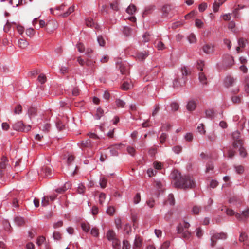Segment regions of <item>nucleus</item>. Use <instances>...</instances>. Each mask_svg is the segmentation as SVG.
<instances>
[{
	"mask_svg": "<svg viewBox=\"0 0 249 249\" xmlns=\"http://www.w3.org/2000/svg\"><path fill=\"white\" fill-rule=\"evenodd\" d=\"M38 80L41 84L45 83L46 81V77L45 74H40L38 77Z\"/></svg>",
	"mask_w": 249,
	"mask_h": 249,
	"instance_id": "nucleus-40",
	"label": "nucleus"
},
{
	"mask_svg": "<svg viewBox=\"0 0 249 249\" xmlns=\"http://www.w3.org/2000/svg\"><path fill=\"white\" fill-rule=\"evenodd\" d=\"M132 30L131 28L128 27H124L123 29L124 35L126 36L130 35Z\"/></svg>",
	"mask_w": 249,
	"mask_h": 249,
	"instance_id": "nucleus-43",
	"label": "nucleus"
},
{
	"mask_svg": "<svg viewBox=\"0 0 249 249\" xmlns=\"http://www.w3.org/2000/svg\"><path fill=\"white\" fill-rule=\"evenodd\" d=\"M132 87V85L128 82H124L122 85L121 88L123 90H127Z\"/></svg>",
	"mask_w": 249,
	"mask_h": 249,
	"instance_id": "nucleus-32",
	"label": "nucleus"
},
{
	"mask_svg": "<svg viewBox=\"0 0 249 249\" xmlns=\"http://www.w3.org/2000/svg\"><path fill=\"white\" fill-rule=\"evenodd\" d=\"M40 174H44L45 177L51 176L52 174V170L50 167L44 166L42 168Z\"/></svg>",
	"mask_w": 249,
	"mask_h": 249,
	"instance_id": "nucleus-14",
	"label": "nucleus"
},
{
	"mask_svg": "<svg viewBox=\"0 0 249 249\" xmlns=\"http://www.w3.org/2000/svg\"><path fill=\"white\" fill-rule=\"evenodd\" d=\"M107 179L105 178H101L100 180V185L101 188H105L107 186Z\"/></svg>",
	"mask_w": 249,
	"mask_h": 249,
	"instance_id": "nucleus-39",
	"label": "nucleus"
},
{
	"mask_svg": "<svg viewBox=\"0 0 249 249\" xmlns=\"http://www.w3.org/2000/svg\"><path fill=\"white\" fill-rule=\"evenodd\" d=\"M45 241V238L44 236H40L37 240V244L38 246H41Z\"/></svg>",
	"mask_w": 249,
	"mask_h": 249,
	"instance_id": "nucleus-59",
	"label": "nucleus"
},
{
	"mask_svg": "<svg viewBox=\"0 0 249 249\" xmlns=\"http://www.w3.org/2000/svg\"><path fill=\"white\" fill-rule=\"evenodd\" d=\"M85 187L82 184H80L77 188V191L79 194H82L85 192Z\"/></svg>",
	"mask_w": 249,
	"mask_h": 249,
	"instance_id": "nucleus-61",
	"label": "nucleus"
},
{
	"mask_svg": "<svg viewBox=\"0 0 249 249\" xmlns=\"http://www.w3.org/2000/svg\"><path fill=\"white\" fill-rule=\"evenodd\" d=\"M189 227V223L185 221H184L182 223H180L177 227L178 233L185 239H190L191 233L188 231Z\"/></svg>",
	"mask_w": 249,
	"mask_h": 249,
	"instance_id": "nucleus-2",
	"label": "nucleus"
},
{
	"mask_svg": "<svg viewBox=\"0 0 249 249\" xmlns=\"http://www.w3.org/2000/svg\"><path fill=\"white\" fill-rule=\"evenodd\" d=\"M162 16L164 17H171L175 14V11L170 5H164L162 8Z\"/></svg>",
	"mask_w": 249,
	"mask_h": 249,
	"instance_id": "nucleus-8",
	"label": "nucleus"
},
{
	"mask_svg": "<svg viewBox=\"0 0 249 249\" xmlns=\"http://www.w3.org/2000/svg\"><path fill=\"white\" fill-rule=\"evenodd\" d=\"M14 221L15 223L18 226H22L25 223L24 219L21 217H15Z\"/></svg>",
	"mask_w": 249,
	"mask_h": 249,
	"instance_id": "nucleus-25",
	"label": "nucleus"
},
{
	"mask_svg": "<svg viewBox=\"0 0 249 249\" xmlns=\"http://www.w3.org/2000/svg\"><path fill=\"white\" fill-rule=\"evenodd\" d=\"M107 237L109 241H112L117 239L116 233L112 230H109L107 233Z\"/></svg>",
	"mask_w": 249,
	"mask_h": 249,
	"instance_id": "nucleus-15",
	"label": "nucleus"
},
{
	"mask_svg": "<svg viewBox=\"0 0 249 249\" xmlns=\"http://www.w3.org/2000/svg\"><path fill=\"white\" fill-rule=\"evenodd\" d=\"M171 107L173 111H177L179 108L178 104L176 102L172 103L171 104Z\"/></svg>",
	"mask_w": 249,
	"mask_h": 249,
	"instance_id": "nucleus-58",
	"label": "nucleus"
},
{
	"mask_svg": "<svg viewBox=\"0 0 249 249\" xmlns=\"http://www.w3.org/2000/svg\"><path fill=\"white\" fill-rule=\"evenodd\" d=\"M248 236L245 232H241L239 238V241L244 242L247 239Z\"/></svg>",
	"mask_w": 249,
	"mask_h": 249,
	"instance_id": "nucleus-46",
	"label": "nucleus"
},
{
	"mask_svg": "<svg viewBox=\"0 0 249 249\" xmlns=\"http://www.w3.org/2000/svg\"><path fill=\"white\" fill-rule=\"evenodd\" d=\"M167 203H169L171 205H173L175 204V199L173 194H169L168 196V198L167 201Z\"/></svg>",
	"mask_w": 249,
	"mask_h": 249,
	"instance_id": "nucleus-45",
	"label": "nucleus"
},
{
	"mask_svg": "<svg viewBox=\"0 0 249 249\" xmlns=\"http://www.w3.org/2000/svg\"><path fill=\"white\" fill-rule=\"evenodd\" d=\"M115 211V209L114 207L112 206H109L107 208L106 212L108 215L112 216L114 214Z\"/></svg>",
	"mask_w": 249,
	"mask_h": 249,
	"instance_id": "nucleus-42",
	"label": "nucleus"
},
{
	"mask_svg": "<svg viewBox=\"0 0 249 249\" xmlns=\"http://www.w3.org/2000/svg\"><path fill=\"white\" fill-rule=\"evenodd\" d=\"M153 166L155 169L160 170L162 168V163L160 162L154 161L153 162Z\"/></svg>",
	"mask_w": 249,
	"mask_h": 249,
	"instance_id": "nucleus-55",
	"label": "nucleus"
},
{
	"mask_svg": "<svg viewBox=\"0 0 249 249\" xmlns=\"http://www.w3.org/2000/svg\"><path fill=\"white\" fill-rule=\"evenodd\" d=\"M86 24L88 27H94L96 29H98L99 26L94 23L93 19L91 18H88L86 20Z\"/></svg>",
	"mask_w": 249,
	"mask_h": 249,
	"instance_id": "nucleus-20",
	"label": "nucleus"
},
{
	"mask_svg": "<svg viewBox=\"0 0 249 249\" xmlns=\"http://www.w3.org/2000/svg\"><path fill=\"white\" fill-rule=\"evenodd\" d=\"M181 75L182 77H185L190 73V71L185 67H183L181 68Z\"/></svg>",
	"mask_w": 249,
	"mask_h": 249,
	"instance_id": "nucleus-27",
	"label": "nucleus"
},
{
	"mask_svg": "<svg viewBox=\"0 0 249 249\" xmlns=\"http://www.w3.org/2000/svg\"><path fill=\"white\" fill-rule=\"evenodd\" d=\"M198 78L200 82L203 85H207V78L205 74L202 72H200L199 73L198 75Z\"/></svg>",
	"mask_w": 249,
	"mask_h": 249,
	"instance_id": "nucleus-22",
	"label": "nucleus"
},
{
	"mask_svg": "<svg viewBox=\"0 0 249 249\" xmlns=\"http://www.w3.org/2000/svg\"><path fill=\"white\" fill-rule=\"evenodd\" d=\"M154 6H149L147 7L143 12V15H146L150 13L151 12V11L154 9Z\"/></svg>",
	"mask_w": 249,
	"mask_h": 249,
	"instance_id": "nucleus-49",
	"label": "nucleus"
},
{
	"mask_svg": "<svg viewBox=\"0 0 249 249\" xmlns=\"http://www.w3.org/2000/svg\"><path fill=\"white\" fill-rule=\"evenodd\" d=\"M26 34L28 36L31 37L34 36L35 34V31L33 28H29L26 30Z\"/></svg>",
	"mask_w": 249,
	"mask_h": 249,
	"instance_id": "nucleus-50",
	"label": "nucleus"
},
{
	"mask_svg": "<svg viewBox=\"0 0 249 249\" xmlns=\"http://www.w3.org/2000/svg\"><path fill=\"white\" fill-rule=\"evenodd\" d=\"M147 55H148V54L146 53V52H142V53H138L137 54L136 57L139 60H142L145 59V58L147 57Z\"/></svg>",
	"mask_w": 249,
	"mask_h": 249,
	"instance_id": "nucleus-28",
	"label": "nucleus"
},
{
	"mask_svg": "<svg viewBox=\"0 0 249 249\" xmlns=\"http://www.w3.org/2000/svg\"><path fill=\"white\" fill-rule=\"evenodd\" d=\"M3 226L4 229L7 231H9L11 228L10 223L7 221H4L3 222Z\"/></svg>",
	"mask_w": 249,
	"mask_h": 249,
	"instance_id": "nucleus-62",
	"label": "nucleus"
},
{
	"mask_svg": "<svg viewBox=\"0 0 249 249\" xmlns=\"http://www.w3.org/2000/svg\"><path fill=\"white\" fill-rule=\"evenodd\" d=\"M126 150L129 154L131 155L132 156H134L135 155L136 153V150L134 148V147L128 146H127Z\"/></svg>",
	"mask_w": 249,
	"mask_h": 249,
	"instance_id": "nucleus-38",
	"label": "nucleus"
},
{
	"mask_svg": "<svg viewBox=\"0 0 249 249\" xmlns=\"http://www.w3.org/2000/svg\"><path fill=\"white\" fill-rule=\"evenodd\" d=\"M201 210V207L198 206H194L193 208L192 211L194 214H197L199 213V212Z\"/></svg>",
	"mask_w": 249,
	"mask_h": 249,
	"instance_id": "nucleus-56",
	"label": "nucleus"
},
{
	"mask_svg": "<svg viewBox=\"0 0 249 249\" xmlns=\"http://www.w3.org/2000/svg\"><path fill=\"white\" fill-rule=\"evenodd\" d=\"M174 185L177 188L183 189L192 188L195 186V182L193 177L190 176H181L178 172L174 173Z\"/></svg>",
	"mask_w": 249,
	"mask_h": 249,
	"instance_id": "nucleus-1",
	"label": "nucleus"
},
{
	"mask_svg": "<svg viewBox=\"0 0 249 249\" xmlns=\"http://www.w3.org/2000/svg\"><path fill=\"white\" fill-rule=\"evenodd\" d=\"M232 102L234 104H239L241 102V97L239 96H235L231 97Z\"/></svg>",
	"mask_w": 249,
	"mask_h": 249,
	"instance_id": "nucleus-35",
	"label": "nucleus"
},
{
	"mask_svg": "<svg viewBox=\"0 0 249 249\" xmlns=\"http://www.w3.org/2000/svg\"><path fill=\"white\" fill-rule=\"evenodd\" d=\"M182 148L180 145H176L172 148V150L177 154H179L182 151Z\"/></svg>",
	"mask_w": 249,
	"mask_h": 249,
	"instance_id": "nucleus-41",
	"label": "nucleus"
},
{
	"mask_svg": "<svg viewBox=\"0 0 249 249\" xmlns=\"http://www.w3.org/2000/svg\"><path fill=\"white\" fill-rule=\"evenodd\" d=\"M74 6H72L69 7L68 10L66 12L63 13L62 14V17L65 18V17H68L70 14L72 13L74 11Z\"/></svg>",
	"mask_w": 249,
	"mask_h": 249,
	"instance_id": "nucleus-26",
	"label": "nucleus"
},
{
	"mask_svg": "<svg viewBox=\"0 0 249 249\" xmlns=\"http://www.w3.org/2000/svg\"><path fill=\"white\" fill-rule=\"evenodd\" d=\"M188 111H191L194 110L196 108V103L194 101H189L186 106Z\"/></svg>",
	"mask_w": 249,
	"mask_h": 249,
	"instance_id": "nucleus-18",
	"label": "nucleus"
},
{
	"mask_svg": "<svg viewBox=\"0 0 249 249\" xmlns=\"http://www.w3.org/2000/svg\"><path fill=\"white\" fill-rule=\"evenodd\" d=\"M206 117L211 119L214 117V111L211 109H207L205 111Z\"/></svg>",
	"mask_w": 249,
	"mask_h": 249,
	"instance_id": "nucleus-23",
	"label": "nucleus"
},
{
	"mask_svg": "<svg viewBox=\"0 0 249 249\" xmlns=\"http://www.w3.org/2000/svg\"><path fill=\"white\" fill-rule=\"evenodd\" d=\"M215 46L212 43H206L202 47V49L204 53L206 54H212L214 52Z\"/></svg>",
	"mask_w": 249,
	"mask_h": 249,
	"instance_id": "nucleus-10",
	"label": "nucleus"
},
{
	"mask_svg": "<svg viewBox=\"0 0 249 249\" xmlns=\"http://www.w3.org/2000/svg\"><path fill=\"white\" fill-rule=\"evenodd\" d=\"M99 203L101 205H103L106 198V195L105 193H102L99 195Z\"/></svg>",
	"mask_w": 249,
	"mask_h": 249,
	"instance_id": "nucleus-52",
	"label": "nucleus"
},
{
	"mask_svg": "<svg viewBox=\"0 0 249 249\" xmlns=\"http://www.w3.org/2000/svg\"><path fill=\"white\" fill-rule=\"evenodd\" d=\"M56 126L59 131H61L65 128V125L60 120L56 122Z\"/></svg>",
	"mask_w": 249,
	"mask_h": 249,
	"instance_id": "nucleus-29",
	"label": "nucleus"
},
{
	"mask_svg": "<svg viewBox=\"0 0 249 249\" xmlns=\"http://www.w3.org/2000/svg\"><path fill=\"white\" fill-rule=\"evenodd\" d=\"M82 230L85 232H88L90 228V225L88 223H82L81 224Z\"/></svg>",
	"mask_w": 249,
	"mask_h": 249,
	"instance_id": "nucleus-33",
	"label": "nucleus"
},
{
	"mask_svg": "<svg viewBox=\"0 0 249 249\" xmlns=\"http://www.w3.org/2000/svg\"><path fill=\"white\" fill-rule=\"evenodd\" d=\"M236 172L238 174H242L244 171V167L242 165H238L235 167Z\"/></svg>",
	"mask_w": 249,
	"mask_h": 249,
	"instance_id": "nucleus-53",
	"label": "nucleus"
},
{
	"mask_svg": "<svg viewBox=\"0 0 249 249\" xmlns=\"http://www.w3.org/2000/svg\"><path fill=\"white\" fill-rule=\"evenodd\" d=\"M50 11L51 13L54 15L62 17V14L63 13H60V11H56V7L54 8H51Z\"/></svg>",
	"mask_w": 249,
	"mask_h": 249,
	"instance_id": "nucleus-47",
	"label": "nucleus"
},
{
	"mask_svg": "<svg viewBox=\"0 0 249 249\" xmlns=\"http://www.w3.org/2000/svg\"><path fill=\"white\" fill-rule=\"evenodd\" d=\"M13 128L19 131L28 132L31 129V126L30 125L25 126L22 121H18L13 124Z\"/></svg>",
	"mask_w": 249,
	"mask_h": 249,
	"instance_id": "nucleus-3",
	"label": "nucleus"
},
{
	"mask_svg": "<svg viewBox=\"0 0 249 249\" xmlns=\"http://www.w3.org/2000/svg\"><path fill=\"white\" fill-rule=\"evenodd\" d=\"M104 111L101 108H98L97 109L96 114V118L97 120H99L101 118V117L103 115Z\"/></svg>",
	"mask_w": 249,
	"mask_h": 249,
	"instance_id": "nucleus-36",
	"label": "nucleus"
},
{
	"mask_svg": "<svg viewBox=\"0 0 249 249\" xmlns=\"http://www.w3.org/2000/svg\"><path fill=\"white\" fill-rule=\"evenodd\" d=\"M235 217L239 221H245L249 217V208H246L244 210L242 211L241 213H236Z\"/></svg>",
	"mask_w": 249,
	"mask_h": 249,
	"instance_id": "nucleus-7",
	"label": "nucleus"
},
{
	"mask_svg": "<svg viewBox=\"0 0 249 249\" xmlns=\"http://www.w3.org/2000/svg\"><path fill=\"white\" fill-rule=\"evenodd\" d=\"M112 245L114 248L117 249H119L120 247V242L118 240V239H115L114 240L112 241Z\"/></svg>",
	"mask_w": 249,
	"mask_h": 249,
	"instance_id": "nucleus-48",
	"label": "nucleus"
},
{
	"mask_svg": "<svg viewBox=\"0 0 249 249\" xmlns=\"http://www.w3.org/2000/svg\"><path fill=\"white\" fill-rule=\"evenodd\" d=\"M8 160L4 156L1 157L0 161V178L3 177L4 175V170L9 165Z\"/></svg>",
	"mask_w": 249,
	"mask_h": 249,
	"instance_id": "nucleus-6",
	"label": "nucleus"
},
{
	"mask_svg": "<svg viewBox=\"0 0 249 249\" xmlns=\"http://www.w3.org/2000/svg\"><path fill=\"white\" fill-rule=\"evenodd\" d=\"M78 50L80 53H83L84 51L85 47L84 45L81 43H79L76 45Z\"/></svg>",
	"mask_w": 249,
	"mask_h": 249,
	"instance_id": "nucleus-64",
	"label": "nucleus"
},
{
	"mask_svg": "<svg viewBox=\"0 0 249 249\" xmlns=\"http://www.w3.org/2000/svg\"><path fill=\"white\" fill-rule=\"evenodd\" d=\"M116 104L118 107H124L125 105V103L120 99L116 100Z\"/></svg>",
	"mask_w": 249,
	"mask_h": 249,
	"instance_id": "nucleus-51",
	"label": "nucleus"
},
{
	"mask_svg": "<svg viewBox=\"0 0 249 249\" xmlns=\"http://www.w3.org/2000/svg\"><path fill=\"white\" fill-rule=\"evenodd\" d=\"M187 81V78L182 77L179 78V77L176 78L173 82V87L174 89H177L185 85Z\"/></svg>",
	"mask_w": 249,
	"mask_h": 249,
	"instance_id": "nucleus-9",
	"label": "nucleus"
},
{
	"mask_svg": "<svg viewBox=\"0 0 249 249\" xmlns=\"http://www.w3.org/2000/svg\"><path fill=\"white\" fill-rule=\"evenodd\" d=\"M97 41L100 46H104L106 43L105 40L102 36H98L97 37Z\"/></svg>",
	"mask_w": 249,
	"mask_h": 249,
	"instance_id": "nucleus-44",
	"label": "nucleus"
},
{
	"mask_svg": "<svg viewBox=\"0 0 249 249\" xmlns=\"http://www.w3.org/2000/svg\"><path fill=\"white\" fill-rule=\"evenodd\" d=\"M232 137L233 140V146L234 148L243 145V141L240 138V133L239 131L236 130L233 132Z\"/></svg>",
	"mask_w": 249,
	"mask_h": 249,
	"instance_id": "nucleus-4",
	"label": "nucleus"
},
{
	"mask_svg": "<svg viewBox=\"0 0 249 249\" xmlns=\"http://www.w3.org/2000/svg\"><path fill=\"white\" fill-rule=\"evenodd\" d=\"M240 147L239 148V153L241 156L243 157H246L247 155V153L246 150L242 147V145L240 146Z\"/></svg>",
	"mask_w": 249,
	"mask_h": 249,
	"instance_id": "nucleus-63",
	"label": "nucleus"
},
{
	"mask_svg": "<svg viewBox=\"0 0 249 249\" xmlns=\"http://www.w3.org/2000/svg\"><path fill=\"white\" fill-rule=\"evenodd\" d=\"M90 233L94 237H97L99 235L98 230L96 228H93L91 230Z\"/></svg>",
	"mask_w": 249,
	"mask_h": 249,
	"instance_id": "nucleus-57",
	"label": "nucleus"
},
{
	"mask_svg": "<svg viewBox=\"0 0 249 249\" xmlns=\"http://www.w3.org/2000/svg\"><path fill=\"white\" fill-rule=\"evenodd\" d=\"M188 40L190 43H194L196 42L197 39L196 36L194 34L191 33L188 36Z\"/></svg>",
	"mask_w": 249,
	"mask_h": 249,
	"instance_id": "nucleus-30",
	"label": "nucleus"
},
{
	"mask_svg": "<svg viewBox=\"0 0 249 249\" xmlns=\"http://www.w3.org/2000/svg\"><path fill=\"white\" fill-rule=\"evenodd\" d=\"M226 0H215L213 4V10L214 12L218 10V8L221 4H222Z\"/></svg>",
	"mask_w": 249,
	"mask_h": 249,
	"instance_id": "nucleus-16",
	"label": "nucleus"
},
{
	"mask_svg": "<svg viewBox=\"0 0 249 249\" xmlns=\"http://www.w3.org/2000/svg\"><path fill=\"white\" fill-rule=\"evenodd\" d=\"M123 249H129L130 248V244L127 240H124L123 243Z\"/></svg>",
	"mask_w": 249,
	"mask_h": 249,
	"instance_id": "nucleus-60",
	"label": "nucleus"
},
{
	"mask_svg": "<svg viewBox=\"0 0 249 249\" xmlns=\"http://www.w3.org/2000/svg\"><path fill=\"white\" fill-rule=\"evenodd\" d=\"M93 142L89 139L83 141L81 142V147L83 148L91 147L93 146Z\"/></svg>",
	"mask_w": 249,
	"mask_h": 249,
	"instance_id": "nucleus-19",
	"label": "nucleus"
},
{
	"mask_svg": "<svg viewBox=\"0 0 249 249\" xmlns=\"http://www.w3.org/2000/svg\"><path fill=\"white\" fill-rule=\"evenodd\" d=\"M22 107L20 105H18L14 108V112L15 114H19L22 112Z\"/></svg>",
	"mask_w": 249,
	"mask_h": 249,
	"instance_id": "nucleus-34",
	"label": "nucleus"
},
{
	"mask_svg": "<svg viewBox=\"0 0 249 249\" xmlns=\"http://www.w3.org/2000/svg\"><path fill=\"white\" fill-rule=\"evenodd\" d=\"M136 10V7L134 4H130L129 7L126 9V12L130 14L133 15Z\"/></svg>",
	"mask_w": 249,
	"mask_h": 249,
	"instance_id": "nucleus-24",
	"label": "nucleus"
},
{
	"mask_svg": "<svg viewBox=\"0 0 249 249\" xmlns=\"http://www.w3.org/2000/svg\"><path fill=\"white\" fill-rule=\"evenodd\" d=\"M28 113L30 117L35 116L36 113V109L35 107H31L29 108Z\"/></svg>",
	"mask_w": 249,
	"mask_h": 249,
	"instance_id": "nucleus-37",
	"label": "nucleus"
},
{
	"mask_svg": "<svg viewBox=\"0 0 249 249\" xmlns=\"http://www.w3.org/2000/svg\"><path fill=\"white\" fill-rule=\"evenodd\" d=\"M234 82V79L231 76H227L224 80L225 86L229 87L233 85Z\"/></svg>",
	"mask_w": 249,
	"mask_h": 249,
	"instance_id": "nucleus-17",
	"label": "nucleus"
},
{
	"mask_svg": "<svg viewBox=\"0 0 249 249\" xmlns=\"http://www.w3.org/2000/svg\"><path fill=\"white\" fill-rule=\"evenodd\" d=\"M117 66L120 70V72L123 74H125L127 71V68L124 63H122L121 60L117 61L116 62Z\"/></svg>",
	"mask_w": 249,
	"mask_h": 249,
	"instance_id": "nucleus-12",
	"label": "nucleus"
},
{
	"mask_svg": "<svg viewBox=\"0 0 249 249\" xmlns=\"http://www.w3.org/2000/svg\"><path fill=\"white\" fill-rule=\"evenodd\" d=\"M123 145L122 143L115 144L110 147V151L112 156H117L118 155L117 150L120 149L121 146Z\"/></svg>",
	"mask_w": 249,
	"mask_h": 249,
	"instance_id": "nucleus-13",
	"label": "nucleus"
},
{
	"mask_svg": "<svg viewBox=\"0 0 249 249\" xmlns=\"http://www.w3.org/2000/svg\"><path fill=\"white\" fill-rule=\"evenodd\" d=\"M53 237L54 240L60 241L62 239V235L58 231H54L53 234Z\"/></svg>",
	"mask_w": 249,
	"mask_h": 249,
	"instance_id": "nucleus-31",
	"label": "nucleus"
},
{
	"mask_svg": "<svg viewBox=\"0 0 249 249\" xmlns=\"http://www.w3.org/2000/svg\"><path fill=\"white\" fill-rule=\"evenodd\" d=\"M18 46L21 49H25L29 45V43L26 40L20 39L18 41Z\"/></svg>",
	"mask_w": 249,
	"mask_h": 249,
	"instance_id": "nucleus-21",
	"label": "nucleus"
},
{
	"mask_svg": "<svg viewBox=\"0 0 249 249\" xmlns=\"http://www.w3.org/2000/svg\"><path fill=\"white\" fill-rule=\"evenodd\" d=\"M156 47L158 48V50H163L165 49L164 44L163 43L160 41H158L157 44H156Z\"/></svg>",
	"mask_w": 249,
	"mask_h": 249,
	"instance_id": "nucleus-54",
	"label": "nucleus"
},
{
	"mask_svg": "<svg viewBox=\"0 0 249 249\" xmlns=\"http://www.w3.org/2000/svg\"><path fill=\"white\" fill-rule=\"evenodd\" d=\"M227 235L226 233L224 232H221V233H216L213 234L212 235L211 238V246L214 247L216 243V241L219 239H222L224 240L227 238Z\"/></svg>",
	"mask_w": 249,
	"mask_h": 249,
	"instance_id": "nucleus-5",
	"label": "nucleus"
},
{
	"mask_svg": "<svg viewBox=\"0 0 249 249\" xmlns=\"http://www.w3.org/2000/svg\"><path fill=\"white\" fill-rule=\"evenodd\" d=\"M142 240L139 236H136L134 240L133 249H140L142 245Z\"/></svg>",
	"mask_w": 249,
	"mask_h": 249,
	"instance_id": "nucleus-11",
	"label": "nucleus"
}]
</instances>
